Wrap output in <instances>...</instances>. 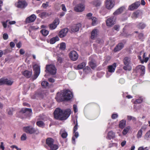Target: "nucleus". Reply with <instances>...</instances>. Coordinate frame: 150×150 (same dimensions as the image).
Masks as SVG:
<instances>
[{"mask_svg":"<svg viewBox=\"0 0 150 150\" xmlns=\"http://www.w3.org/2000/svg\"><path fill=\"white\" fill-rule=\"evenodd\" d=\"M71 112V110L69 109H67L63 112L60 108H57L56 109L54 112V117L57 119L64 120L68 118Z\"/></svg>","mask_w":150,"mask_h":150,"instance_id":"obj_1","label":"nucleus"},{"mask_svg":"<svg viewBox=\"0 0 150 150\" xmlns=\"http://www.w3.org/2000/svg\"><path fill=\"white\" fill-rule=\"evenodd\" d=\"M73 97L72 92L68 90H64L61 93H58L55 98L61 101L69 100Z\"/></svg>","mask_w":150,"mask_h":150,"instance_id":"obj_2","label":"nucleus"},{"mask_svg":"<svg viewBox=\"0 0 150 150\" xmlns=\"http://www.w3.org/2000/svg\"><path fill=\"white\" fill-rule=\"evenodd\" d=\"M23 130L26 133L30 134H38L40 133L38 129L35 128L30 126L24 127L23 128Z\"/></svg>","mask_w":150,"mask_h":150,"instance_id":"obj_3","label":"nucleus"},{"mask_svg":"<svg viewBox=\"0 0 150 150\" xmlns=\"http://www.w3.org/2000/svg\"><path fill=\"white\" fill-rule=\"evenodd\" d=\"M46 72H48L51 74L54 75L56 73V69L55 66L53 65H47L46 66Z\"/></svg>","mask_w":150,"mask_h":150,"instance_id":"obj_4","label":"nucleus"},{"mask_svg":"<svg viewBox=\"0 0 150 150\" xmlns=\"http://www.w3.org/2000/svg\"><path fill=\"white\" fill-rule=\"evenodd\" d=\"M33 69L34 71V76L33 80H35L38 77L40 74V67L38 65L35 64L33 66Z\"/></svg>","mask_w":150,"mask_h":150,"instance_id":"obj_5","label":"nucleus"},{"mask_svg":"<svg viewBox=\"0 0 150 150\" xmlns=\"http://www.w3.org/2000/svg\"><path fill=\"white\" fill-rule=\"evenodd\" d=\"M105 3V7L108 9H111L115 5L114 0H106Z\"/></svg>","mask_w":150,"mask_h":150,"instance_id":"obj_6","label":"nucleus"},{"mask_svg":"<svg viewBox=\"0 0 150 150\" xmlns=\"http://www.w3.org/2000/svg\"><path fill=\"white\" fill-rule=\"evenodd\" d=\"M16 6L18 8H23L27 5V4L25 1H19L16 2L15 4Z\"/></svg>","mask_w":150,"mask_h":150,"instance_id":"obj_7","label":"nucleus"},{"mask_svg":"<svg viewBox=\"0 0 150 150\" xmlns=\"http://www.w3.org/2000/svg\"><path fill=\"white\" fill-rule=\"evenodd\" d=\"M69 56L70 59L73 61L76 60L78 57L77 53L75 51H71L69 54Z\"/></svg>","mask_w":150,"mask_h":150,"instance_id":"obj_8","label":"nucleus"},{"mask_svg":"<svg viewBox=\"0 0 150 150\" xmlns=\"http://www.w3.org/2000/svg\"><path fill=\"white\" fill-rule=\"evenodd\" d=\"M115 18L114 17H111L108 18L106 21L107 25L108 26H111L115 24Z\"/></svg>","mask_w":150,"mask_h":150,"instance_id":"obj_9","label":"nucleus"},{"mask_svg":"<svg viewBox=\"0 0 150 150\" xmlns=\"http://www.w3.org/2000/svg\"><path fill=\"white\" fill-rule=\"evenodd\" d=\"M59 19H55L52 23L50 24V29L52 30L55 29L59 24Z\"/></svg>","mask_w":150,"mask_h":150,"instance_id":"obj_10","label":"nucleus"},{"mask_svg":"<svg viewBox=\"0 0 150 150\" xmlns=\"http://www.w3.org/2000/svg\"><path fill=\"white\" fill-rule=\"evenodd\" d=\"M84 6L81 4H79L76 5L74 8L75 11L77 12H81L84 9Z\"/></svg>","mask_w":150,"mask_h":150,"instance_id":"obj_11","label":"nucleus"},{"mask_svg":"<svg viewBox=\"0 0 150 150\" xmlns=\"http://www.w3.org/2000/svg\"><path fill=\"white\" fill-rule=\"evenodd\" d=\"M36 18V16L35 14H32L30 16L26 18L25 22L26 23H29L33 22Z\"/></svg>","mask_w":150,"mask_h":150,"instance_id":"obj_12","label":"nucleus"},{"mask_svg":"<svg viewBox=\"0 0 150 150\" xmlns=\"http://www.w3.org/2000/svg\"><path fill=\"white\" fill-rule=\"evenodd\" d=\"M21 112L24 113L25 115L29 116L32 113V110L30 108H23L22 109Z\"/></svg>","mask_w":150,"mask_h":150,"instance_id":"obj_13","label":"nucleus"},{"mask_svg":"<svg viewBox=\"0 0 150 150\" xmlns=\"http://www.w3.org/2000/svg\"><path fill=\"white\" fill-rule=\"evenodd\" d=\"M140 5V3L139 2H137L129 6L128 9L130 11H132L134 9H137Z\"/></svg>","mask_w":150,"mask_h":150,"instance_id":"obj_14","label":"nucleus"},{"mask_svg":"<svg viewBox=\"0 0 150 150\" xmlns=\"http://www.w3.org/2000/svg\"><path fill=\"white\" fill-rule=\"evenodd\" d=\"M99 31L96 29H93L91 33V38L92 39H95L98 36Z\"/></svg>","mask_w":150,"mask_h":150,"instance_id":"obj_15","label":"nucleus"},{"mask_svg":"<svg viewBox=\"0 0 150 150\" xmlns=\"http://www.w3.org/2000/svg\"><path fill=\"white\" fill-rule=\"evenodd\" d=\"M68 32V29L67 28L62 29L59 32V36L60 38H63L66 35Z\"/></svg>","mask_w":150,"mask_h":150,"instance_id":"obj_16","label":"nucleus"},{"mask_svg":"<svg viewBox=\"0 0 150 150\" xmlns=\"http://www.w3.org/2000/svg\"><path fill=\"white\" fill-rule=\"evenodd\" d=\"M81 26L80 23H78L76 25H74L71 28V30L73 32H76L79 31L80 28Z\"/></svg>","mask_w":150,"mask_h":150,"instance_id":"obj_17","label":"nucleus"},{"mask_svg":"<svg viewBox=\"0 0 150 150\" xmlns=\"http://www.w3.org/2000/svg\"><path fill=\"white\" fill-rule=\"evenodd\" d=\"M136 69L140 71L141 75H143L145 74V67L144 66L142 65H139L137 67Z\"/></svg>","mask_w":150,"mask_h":150,"instance_id":"obj_18","label":"nucleus"},{"mask_svg":"<svg viewBox=\"0 0 150 150\" xmlns=\"http://www.w3.org/2000/svg\"><path fill=\"white\" fill-rule=\"evenodd\" d=\"M116 67V64L115 63H114L112 65L108 66V71L110 73L114 72L115 71Z\"/></svg>","mask_w":150,"mask_h":150,"instance_id":"obj_19","label":"nucleus"},{"mask_svg":"<svg viewBox=\"0 0 150 150\" xmlns=\"http://www.w3.org/2000/svg\"><path fill=\"white\" fill-rule=\"evenodd\" d=\"M125 8L124 6H122L117 10H116L114 13L113 14L114 15H117L121 13L125 9Z\"/></svg>","mask_w":150,"mask_h":150,"instance_id":"obj_20","label":"nucleus"},{"mask_svg":"<svg viewBox=\"0 0 150 150\" xmlns=\"http://www.w3.org/2000/svg\"><path fill=\"white\" fill-rule=\"evenodd\" d=\"M124 47V45L122 43H120L115 47L114 51L115 52H117L119 51L122 49Z\"/></svg>","mask_w":150,"mask_h":150,"instance_id":"obj_21","label":"nucleus"},{"mask_svg":"<svg viewBox=\"0 0 150 150\" xmlns=\"http://www.w3.org/2000/svg\"><path fill=\"white\" fill-rule=\"evenodd\" d=\"M126 124V120L124 119L122 120L119 122V127L120 128L123 129L125 127Z\"/></svg>","mask_w":150,"mask_h":150,"instance_id":"obj_22","label":"nucleus"},{"mask_svg":"<svg viewBox=\"0 0 150 150\" xmlns=\"http://www.w3.org/2000/svg\"><path fill=\"white\" fill-rule=\"evenodd\" d=\"M54 140L51 138H47L46 140V144L49 147L54 143Z\"/></svg>","mask_w":150,"mask_h":150,"instance_id":"obj_23","label":"nucleus"},{"mask_svg":"<svg viewBox=\"0 0 150 150\" xmlns=\"http://www.w3.org/2000/svg\"><path fill=\"white\" fill-rule=\"evenodd\" d=\"M130 62V58L127 57H125L123 60V62L126 66H128Z\"/></svg>","mask_w":150,"mask_h":150,"instance_id":"obj_24","label":"nucleus"},{"mask_svg":"<svg viewBox=\"0 0 150 150\" xmlns=\"http://www.w3.org/2000/svg\"><path fill=\"white\" fill-rule=\"evenodd\" d=\"M59 40V38L57 36L54 37H53L51 39L50 41V43L51 44H53L56 41Z\"/></svg>","mask_w":150,"mask_h":150,"instance_id":"obj_25","label":"nucleus"},{"mask_svg":"<svg viewBox=\"0 0 150 150\" xmlns=\"http://www.w3.org/2000/svg\"><path fill=\"white\" fill-rule=\"evenodd\" d=\"M32 74V72L30 71H25L23 72V75L25 77L29 78H30Z\"/></svg>","mask_w":150,"mask_h":150,"instance_id":"obj_26","label":"nucleus"},{"mask_svg":"<svg viewBox=\"0 0 150 150\" xmlns=\"http://www.w3.org/2000/svg\"><path fill=\"white\" fill-rule=\"evenodd\" d=\"M49 147L50 148L49 150H57L59 148L58 145L54 144V143Z\"/></svg>","mask_w":150,"mask_h":150,"instance_id":"obj_27","label":"nucleus"},{"mask_svg":"<svg viewBox=\"0 0 150 150\" xmlns=\"http://www.w3.org/2000/svg\"><path fill=\"white\" fill-rule=\"evenodd\" d=\"M115 133L112 131L109 132L108 134V137L109 139L113 138L115 137Z\"/></svg>","mask_w":150,"mask_h":150,"instance_id":"obj_28","label":"nucleus"},{"mask_svg":"<svg viewBox=\"0 0 150 150\" xmlns=\"http://www.w3.org/2000/svg\"><path fill=\"white\" fill-rule=\"evenodd\" d=\"M89 19H91L92 21V24L93 25H96L97 23V19L94 17H92L91 18H89Z\"/></svg>","mask_w":150,"mask_h":150,"instance_id":"obj_29","label":"nucleus"},{"mask_svg":"<svg viewBox=\"0 0 150 150\" xmlns=\"http://www.w3.org/2000/svg\"><path fill=\"white\" fill-rule=\"evenodd\" d=\"M130 129V127L129 126H127L125 127L123 129L122 133L123 135H125L128 132L129 130Z\"/></svg>","mask_w":150,"mask_h":150,"instance_id":"obj_30","label":"nucleus"},{"mask_svg":"<svg viewBox=\"0 0 150 150\" xmlns=\"http://www.w3.org/2000/svg\"><path fill=\"white\" fill-rule=\"evenodd\" d=\"M86 64L85 62H83L78 65L77 67V69H83L86 66Z\"/></svg>","mask_w":150,"mask_h":150,"instance_id":"obj_31","label":"nucleus"},{"mask_svg":"<svg viewBox=\"0 0 150 150\" xmlns=\"http://www.w3.org/2000/svg\"><path fill=\"white\" fill-rule=\"evenodd\" d=\"M68 76L70 79H73L75 77V74L74 72H69L68 74Z\"/></svg>","mask_w":150,"mask_h":150,"instance_id":"obj_32","label":"nucleus"},{"mask_svg":"<svg viewBox=\"0 0 150 150\" xmlns=\"http://www.w3.org/2000/svg\"><path fill=\"white\" fill-rule=\"evenodd\" d=\"M36 124L38 126L41 127H43L45 125L44 122L41 121H37L36 122Z\"/></svg>","mask_w":150,"mask_h":150,"instance_id":"obj_33","label":"nucleus"},{"mask_svg":"<svg viewBox=\"0 0 150 150\" xmlns=\"http://www.w3.org/2000/svg\"><path fill=\"white\" fill-rule=\"evenodd\" d=\"M39 15L41 17L43 18L44 17L49 16L50 14L46 12H44L40 14H39Z\"/></svg>","mask_w":150,"mask_h":150,"instance_id":"obj_34","label":"nucleus"},{"mask_svg":"<svg viewBox=\"0 0 150 150\" xmlns=\"http://www.w3.org/2000/svg\"><path fill=\"white\" fill-rule=\"evenodd\" d=\"M137 27L139 29H143L146 26L145 24L143 23H140L137 25Z\"/></svg>","mask_w":150,"mask_h":150,"instance_id":"obj_35","label":"nucleus"},{"mask_svg":"<svg viewBox=\"0 0 150 150\" xmlns=\"http://www.w3.org/2000/svg\"><path fill=\"white\" fill-rule=\"evenodd\" d=\"M89 65L92 69H93L96 66V63L94 62L93 61H91L89 63Z\"/></svg>","mask_w":150,"mask_h":150,"instance_id":"obj_36","label":"nucleus"},{"mask_svg":"<svg viewBox=\"0 0 150 150\" xmlns=\"http://www.w3.org/2000/svg\"><path fill=\"white\" fill-rule=\"evenodd\" d=\"M139 16V13L137 11L134 12L132 14V17L133 19H136Z\"/></svg>","mask_w":150,"mask_h":150,"instance_id":"obj_37","label":"nucleus"},{"mask_svg":"<svg viewBox=\"0 0 150 150\" xmlns=\"http://www.w3.org/2000/svg\"><path fill=\"white\" fill-rule=\"evenodd\" d=\"M8 114L9 115H12L13 114V112L14 111L13 108H9L7 110Z\"/></svg>","mask_w":150,"mask_h":150,"instance_id":"obj_38","label":"nucleus"},{"mask_svg":"<svg viewBox=\"0 0 150 150\" xmlns=\"http://www.w3.org/2000/svg\"><path fill=\"white\" fill-rule=\"evenodd\" d=\"M127 119L128 120L130 121L131 120H132L133 122H135L136 120V118L132 116L128 115L127 116Z\"/></svg>","mask_w":150,"mask_h":150,"instance_id":"obj_39","label":"nucleus"},{"mask_svg":"<svg viewBox=\"0 0 150 150\" xmlns=\"http://www.w3.org/2000/svg\"><path fill=\"white\" fill-rule=\"evenodd\" d=\"M41 32L43 35L45 36H46L49 33V31L45 29L41 30Z\"/></svg>","mask_w":150,"mask_h":150,"instance_id":"obj_40","label":"nucleus"},{"mask_svg":"<svg viewBox=\"0 0 150 150\" xmlns=\"http://www.w3.org/2000/svg\"><path fill=\"white\" fill-rule=\"evenodd\" d=\"M142 134V129H140L137 133V138L139 139L141 138Z\"/></svg>","mask_w":150,"mask_h":150,"instance_id":"obj_41","label":"nucleus"},{"mask_svg":"<svg viewBox=\"0 0 150 150\" xmlns=\"http://www.w3.org/2000/svg\"><path fill=\"white\" fill-rule=\"evenodd\" d=\"M144 99L143 97H140L139 99L136 100L135 102L137 103H140L143 101Z\"/></svg>","mask_w":150,"mask_h":150,"instance_id":"obj_42","label":"nucleus"},{"mask_svg":"<svg viewBox=\"0 0 150 150\" xmlns=\"http://www.w3.org/2000/svg\"><path fill=\"white\" fill-rule=\"evenodd\" d=\"M13 81L6 79L5 84L10 86L11 85L13 84Z\"/></svg>","mask_w":150,"mask_h":150,"instance_id":"obj_43","label":"nucleus"},{"mask_svg":"<svg viewBox=\"0 0 150 150\" xmlns=\"http://www.w3.org/2000/svg\"><path fill=\"white\" fill-rule=\"evenodd\" d=\"M101 4L100 1H96L94 2V5L96 7L99 6H100Z\"/></svg>","mask_w":150,"mask_h":150,"instance_id":"obj_44","label":"nucleus"},{"mask_svg":"<svg viewBox=\"0 0 150 150\" xmlns=\"http://www.w3.org/2000/svg\"><path fill=\"white\" fill-rule=\"evenodd\" d=\"M149 138H150V130L148 131L144 136V138L148 140Z\"/></svg>","mask_w":150,"mask_h":150,"instance_id":"obj_45","label":"nucleus"},{"mask_svg":"<svg viewBox=\"0 0 150 150\" xmlns=\"http://www.w3.org/2000/svg\"><path fill=\"white\" fill-rule=\"evenodd\" d=\"M66 48V44L64 42H62L60 44V49L62 50H64Z\"/></svg>","mask_w":150,"mask_h":150,"instance_id":"obj_46","label":"nucleus"},{"mask_svg":"<svg viewBox=\"0 0 150 150\" xmlns=\"http://www.w3.org/2000/svg\"><path fill=\"white\" fill-rule=\"evenodd\" d=\"M48 83L47 81H43L42 82L41 85L44 87H46L48 86Z\"/></svg>","mask_w":150,"mask_h":150,"instance_id":"obj_47","label":"nucleus"},{"mask_svg":"<svg viewBox=\"0 0 150 150\" xmlns=\"http://www.w3.org/2000/svg\"><path fill=\"white\" fill-rule=\"evenodd\" d=\"M61 136L63 138H65L67 137V132L64 131L62 133Z\"/></svg>","mask_w":150,"mask_h":150,"instance_id":"obj_48","label":"nucleus"},{"mask_svg":"<svg viewBox=\"0 0 150 150\" xmlns=\"http://www.w3.org/2000/svg\"><path fill=\"white\" fill-rule=\"evenodd\" d=\"M27 136L26 134H23L21 137V139L22 141H24L26 140Z\"/></svg>","mask_w":150,"mask_h":150,"instance_id":"obj_49","label":"nucleus"},{"mask_svg":"<svg viewBox=\"0 0 150 150\" xmlns=\"http://www.w3.org/2000/svg\"><path fill=\"white\" fill-rule=\"evenodd\" d=\"M8 35L6 33H5L3 34V37L4 40H6L8 38Z\"/></svg>","mask_w":150,"mask_h":150,"instance_id":"obj_50","label":"nucleus"},{"mask_svg":"<svg viewBox=\"0 0 150 150\" xmlns=\"http://www.w3.org/2000/svg\"><path fill=\"white\" fill-rule=\"evenodd\" d=\"M1 23L4 28H6L7 27V23H6V22H5V21H1Z\"/></svg>","mask_w":150,"mask_h":150,"instance_id":"obj_51","label":"nucleus"},{"mask_svg":"<svg viewBox=\"0 0 150 150\" xmlns=\"http://www.w3.org/2000/svg\"><path fill=\"white\" fill-rule=\"evenodd\" d=\"M6 79H0V85H2L3 84H5Z\"/></svg>","mask_w":150,"mask_h":150,"instance_id":"obj_52","label":"nucleus"},{"mask_svg":"<svg viewBox=\"0 0 150 150\" xmlns=\"http://www.w3.org/2000/svg\"><path fill=\"white\" fill-rule=\"evenodd\" d=\"M138 150H149V149H148L147 147L144 148L143 147L141 146L139 148Z\"/></svg>","mask_w":150,"mask_h":150,"instance_id":"obj_53","label":"nucleus"},{"mask_svg":"<svg viewBox=\"0 0 150 150\" xmlns=\"http://www.w3.org/2000/svg\"><path fill=\"white\" fill-rule=\"evenodd\" d=\"M61 6L62 7V10L64 11H67V9L66 8L65 5L64 4H62L61 5Z\"/></svg>","mask_w":150,"mask_h":150,"instance_id":"obj_54","label":"nucleus"},{"mask_svg":"<svg viewBox=\"0 0 150 150\" xmlns=\"http://www.w3.org/2000/svg\"><path fill=\"white\" fill-rule=\"evenodd\" d=\"M78 129V123L77 122L75 125L74 126V132H75Z\"/></svg>","mask_w":150,"mask_h":150,"instance_id":"obj_55","label":"nucleus"},{"mask_svg":"<svg viewBox=\"0 0 150 150\" xmlns=\"http://www.w3.org/2000/svg\"><path fill=\"white\" fill-rule=\"evenodd\" d=\"M48 6V3L47 2H46V3H43L42 4V6L45 8H46Z\"/></svg>","mask_w":150,"mask_h":150,"instance_id":"obj_56","label":"nucleus"},{"mask_svg":"<svg viewBox=\"0 0 150 150\" xmlns=\"http://www.w3.org/2000/svg\"><path fill=\"white\" fill-rule=\"evenodd\" d=\"M73 108L75 113L77 112L78 111L77 107L76 105H73Z\"/></svg>","mask_w":150,"mask_h":150,"instance_id":"obj_57","label":"nucleus"},{"mask_svg":"<svg viewBox=\"0 0 150 150\" xmlns=\"http://www.w3.org/2000/svg\"><path fill=\"white\" fill-rule=\"evenodd\" d=\"M127 66H124L123 67V69L125 70H128L129 71H130L131 70V68L129 67L128 68Z\"/></svg>","mask_w":150,"mask_h":150,"instance_id":"obj_58","label":"nucleus"},{"mask_svg":"<svg viewBox=\"0 0 150 150\" xmlns=\"http://www.w3.org/2000/svg\"><path fill=\"white\" fill-rule=\"evenodd\" d=\"M57 60L58 62L60 63H62V59L61 57H57Z\"/></svg>","mask_w":150,"mask_h":150,"instance_id":"obj_59","label":"nucleus"},{"mask_svg":"<svg viewBox=\"0 0 150 150\" xmlns=\"http://www.w3.org/2000/svg\"><path fill=\"white\" fill-rule=\"evenodd\" d=\"M11 147L12 148H16L17 150H21V148H18L17 146L15 145H12L11 146Z\"/></svg>","mask_w":150,"mask_h":150,"instance_id":"obj_60","label":"nucleus"},{"mask_svg":"<svg viewBox=\"0 0 150 150\" xmlns=\"http://www.w3.org/2000/svg\"><path fill=\"white\" fill-rule=\"evenodd\" d=\"M118 117V115L116 114H113L112 116V118L113 119H115Z\"/></svg>","mask_w":150,"mask_h":150,"instance_id":"obj_61","label":"nucleus"},{"mask_svg":"<svg viewBox=\"0 0 150 150\" xmlns=\"http://www.w3.org/2000/svg\"><path fill=\"white\" fill-rule=\"evenodd\" d=\"M10 45L11 47L13 48L15 47V44L14 42H11L10 43Z\"/></svg>","mask_w":150,"mask_h":150,"instance_id":"obj_62","label":"nucleus"},{"mask_svg":"<svg viewBox=\"0 0 150 150\" xmlns=\"http://www.w3.org/2000/svg\"><path fill=\"white\" fill-rule=\"evenodd\" d=\"M16 47L18 48H20L21 46V42H19L16 45Z\"/></svg>","mask_w":150,"mask_h":150,"instance_id":"obj_63","label":"nucleus"},{"mask_svg":"<svg viewBox=\"0 0 150 150\" xmlns=\"http://www.w3.org/2000/svg\"><path fill=\"white\" fill-rule=\"evenodd\" d=\"M4 143L3 142H1V145L0 146V148L1 149H2V150H4Z\"/></svg>","mask_w":150,"mask_h":150,"instance_id":"obj_64","label":"nucleus"}]
</instances>
